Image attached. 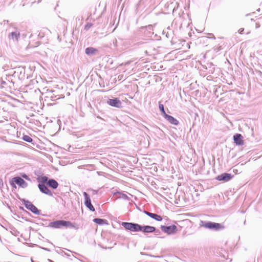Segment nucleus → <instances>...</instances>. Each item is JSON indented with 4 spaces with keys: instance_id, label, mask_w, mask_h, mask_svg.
Returning a JSON list of instances; mask_svg holds the SVG:
<instances>
[{
    "instance_id": "nucleus-1",
    "label": "nucleus",
    "mask_w": 262,
    "mask_h": 262,
    "mask_svg": "<svg viewBox=\"0 0 262 262\" xmlns=\"http://www.w3.org/2000/svg\"><path fill=\"white\" fill-rule=\"evenodd\" d=\"M6 73L5 79L9 82L10 89L14 87L15 80L24 79L25 77V69L21 66L6 71Z\"/></svg>"
},
{
    "instance_id": "nucleus-2",
    "label": "nucleus",
    "mask_w": 262,
    "mask_h": 262,
    "mask_svg": "<svg viewBox=\"0 0 262 262\" xmlns=\"http://www.w3.org/2000/svg\"><path fill=\"white\" fill-rule=\"evenodd\" d=\"M200 226L205 229L215 231H220L225 228V226L221 223L208 221H201Z\"/></svg>"
},
{
    "instance_id": "nucleus-8",
    "label": "nucleus",
    "mask_w": 262,
    "mask_h": 262,
    "mask_svg": "<svg viewBox=\"0 0 262 262\" xmlns=\"http://www.w3.org/2000/svg\"><path fill=\"white\" fill-rule=\"evenodd\" d=\"M234 177V175L228 173V172H224L217 176L215 178V180L219 181H222L223 182H227L231 180Z\"/></svg>"
},
{
    "instance_id": "nucleus-19",
    "label": "nucleus",
    "mask_w": 262,
    "mask_h": 262,
    "mask_svg": "<svg viewBox=\"0 0 262 262\" xmlns=\"http://www.w3.org/2000/svg\"><path fill=\"white\" fill-rule=\"evenodd\" d=\"M8 37L10 39H13L17 41L20 37V33L18 31L12 32L9 34Z\"/></svg>"
},
{
    "instance_id": "nucleus-13",
    "label": "nucleus",
    "mask_w": 262,
    "mask_h": 262,
    "mask_svg": "<svg viewBox=\"0 0 262 262\" xmlns=\"http://www.w3.org/2000/svg\"><path fill=\"white\" fill-rule=\"evenodd\" d=\"M38 187L40 191L42 193L47 194L49 196L53 195L52 191L48 188V187L45 184L38 183Z\"/></svg>"
},
{
    "instance_id": "nucleus-12",
    "label": "nucleus",
    "mask_w": 262,
    "mask_h": 262,
    "mask_svg": "<svg viewBox=\"0 0 262 262\" xmlns=\"http://www.w3.org/2000/svg\"><path fill=\"white\" fill-rule=\"evenodd\" d=\"M234 143L237 146H242L244 145V142L243 137L241 134L236 133L233 135Z\"/></svg>"
},
{
    "instance_id": "nucleus-34",
    "label": "nucleus",
    "mask_w": 262,
    "mask_h": 262,
    "mask_svg": "<svg viewBox=\"0 0 262 262\" xmlns=\"http://www.w3.org/2000/svg\"><path fill=\"white\" fill-rule=\"evenodd\" d=\"M93 26L92 24V23H87L85 26H84V29L85 30H88L90 29V28Z\"/></svg>"
},
{
    "instance_id": "nucleus-22",
    "label": "nucleus",
    "mask_w": 262,
    "mask_h": 262,
    "mask_svg": "<svg viewBox=\"0 0 262 262\" xmlns=\"http://www.w3.org/2000/svg\"><path fill=\"white\" fill-rule=\"evenodd\" d=\"M48 177L46 176H38L37 178V180L39 183L41 184H47L48 181Z\"/></svg>"
},
{
    "instance_id": "nucleus-46",
    "label": "nucleus",
    "mask_w": 262,
    "mask_h": 262,
    "mask_svg": "<svg viewBox=\"0 0 262 262\" xmlns=\"http://www.w3.org/2000/svg\"><path fill=\"white\" fill-rule=\"evenodd\" d=\"M80 17H77L76 18V21H78V20L79 21V20H80Z\"/></svg>"
},
{
    "instance_id": "nucleus-24",
    "label": "nucleus",
    "mask_w": 262,
    "mask_h": 262,
    "mask_svg": "<svg viewBox=\"0 0 262 262\" xmlns=\"http://www.w3.org/2000/svg\"><path fill=\"white\" fill-rule=\"evenodd\" d=\"M159 108L160 111L161 112V115L164 118L167 114H166L164 106L163 104H162L160 102H159Z\"/></svg>"
},
{
    "instance_id": "nucleus-30",
    "label": "nucleus",
    "mask_w": 262,
    "mask_h": 262,
    "mask_svg": "<svg viewBox=\"0 0 262 262\" xmlns=\"http://www.w3.org/2000/svg\"><path fill=\"white\" fill-rule=\"evenodd\" d=\"M20 178L22 179H25L28 181H31V179L29 178V177L25 173H20Z\"/></svg>"
},
{
    "instance_id": "nucleus-41",
    "label": "nucleus",
    "mask_w": 262,
    "mask_h": 262,
    "mask_svg": "<svg viewBox=\"0 0 262 262\" xmlns=\"http://www.w3.org/2000/svg\"><path fill=\"white\" fill-rule=\"evenodd\" d=\"M260 25L259 24V23H256V24H255V28L256 29H258L260 27Z\"/></svg>"
},
{
    "instance_id": "nucleus-5",
    "label": "nucleus",
    "mask_w": 262,
    "mask_h": 262,
    "mask_svg": "<svg viewBox=\"0 0 262 262\" xmlns=\"http://www.w3.org/2000/svg\"><path fill=\"white\" fill-rule=\"evenodd\" d=\"M25 207L36 215L41 214V211L39 210L34 204L30 201L25 199H20Z\"/></svg>"
},
{
    "instance_id": "nucleus-45",
    "label": "nucleus",
    "mask_w": 262,
    "mask_h": 262,
    "mask_svg": "<svg viewBox=\"0 0 262 262\" xmlns=\"http://www.w3.org/2000/svg\"><path fill=\"white\" fill-rule=\"evenodd\" d=\"M63 254H64V255H66V256H67L68 257L70 256V254H68V253H67L64 252Z\"/></svg>"
},
{
    "instance_id": "nucleus-31",
    "label": "nucleus",
    "mask_w": 262,
    "mask_h": 262,
    "mask_svg": "<svg viewBox=\"0 0 262 262\" xmlns=\"http://www.w3.org/2000/svg\"><path fill=\"white\" fill-rule=\"evenodd\" d=\"M140 254L142 255H146V256H148L152 257H160L159 256H155V255H151L150 254H148V253H144L143 252H140Z\"/></svg>"
},
{
    "instance_id": "nucleus-37",
    "label": "nucleus",
    "mask_w": 262,
    "mask_h": 262,
    "mask_svg": "<svg viewBox=\"0 0 262 262\" xmlns=\"http://www.w3.org/2000/svg\"><path fill=\"white\" fill-rule=\"evenodd\" d=\"M56 252L57 253H58V254H60L61 255H62L64 253V252L60 249H59V250H56Z\"/></svg>"
},
{
    "instance_id": "nucleus-48",
    "label": "nucleus",
    "mask_w": 262,
    "mask_h": 262,
    "mask_svg": "<svg viewBox=\"0 0 262 262\" xmlns=\"http://www.w3.org/2000/svg\"><path fill=\"white\" fill-rule=\"evenodd\" d=\"M22 219H25L26 221H29V220H28V219H27L26 218H25V217H22Z\"/></svg>"
},
{
    "instance_id": "nucleus-3",
    "label": "nucleus",
    "mask_w": 262,
    "mask_h": 262,
    "mask_svg": "<svg viewBox=\"0 0 262 262\" xmlns=\"http://www.w3.org/2000/svg\"><path fill=\"white\" fill-rule=\"evenodd\" d=\"M153 31V26L149 25L140 27L138 31V34L145 37L151 38L154 34Z\"/></svg>"
},
{
    "instance_id": "nucleus-17",
    "label": "nucleus",
    "mask_w": 262,
    "mask_h": 262,
    "mask_svg": "<svg viewBox=\"0 0 262 262\" xmlns=\"http://www.w3.org/2000/svg\"><path fill=\"white\" fill-rule=\"evenodd\" d=\"M145 214H146L147 215H148L149 217H151V219L157 221H162L163 220L162 217L155 213L149 212L148 211H144Z\"/></svg>"
},
{
    "instance_id": "nucleus-56",
    "label": "nucleus",
    "mask_w": 262,
    "mask_h": 262,
    "mask_svg": "<svg viewBox=\"0 0 262 262\" xmlns=\"http://www.w3.org/2000/svg\"><path fill=\"white\" fill-rule=\"evenodd\" d=\"M251 21H253V20H254V19H253V18H251Z\"/></svg>"
},
{
    "instance_id": "nucleus-25",
    "label": "nucleus",
    "mask_w": 262,
    "mask_h": 262,
    "mask_svg": "<svg viewBox=\"0 0 262 262\" xmlns=\"http://www.w3.org/2000/svg\"><path fill=\"white\" fill-rule=\"evenodd\" d=\"M21 139L24 141H25L27 142L30 143H32L33 142V139L29 136L27 135L23 134V136Z\"/></svg>"
},
{
    "instance_id": "nucleus-10",
    "label": "nucleus",
    "mask_w": 262,
    "mask_h": 262,
    "mask_svg": "<svg viewBox=\"0 0 262 262\" xmlns=\"http://www.w3.org/2000/svg\"><path fill=\"white\" fill-rule=\"evenodd\" d=\"M64 220H56L53 222H51L48 226L54 229H59L61 227H63Z\"/></svg>"
},
{
    "instance_id": "nucleus-42",
    "label": "nucleus",
    "mask_w": 262,
    "mask_h": 262,
    "mask_svg": "<svg viewBox=\"0 0 262 262\" xmlns=\"http://www.w3.org/2000/svg\"><path fill=\"white\" fill-rule=\"evenodd\" d=\"M27 244L28 245V246L29 247H34L35 245V244H32V243H29V244L27 243Z\"/></svg>"
},
{
    "instance_id": "nucleus-53",
    "label": "nucleus",
    "mask_w": 262,
    "mask_h": 262,
    "mask_svg": "<svg viewBox=\"0 0 262 262\" xmlns=\"http://www.w3.org/2000/svg\"><path fill=\"white\" fill-rule=\"evenodd\" d=\"M212 38H213V39H215V36H214L213 34H212Z\"/></svg>"
},
{
    "instance_id": "nucleus-33",
    "label": "nucleus",
    "mask_w": 262,
    "mask_h": 262,
    "mask_svg": "<svg viewBox=\"0 0 262 262\" xmlns=\"http://www.w3.org/2000/svg\"><path fill=\"white\" fill-rule=\"evenodd\" d=\"M10 184L12 186L13 188L16 189L17 186L16 185V183H15L13 181V178L10 181Z\"/></svg>"
},
{
    "instance_id": "nucleus-11",
    "label": "nucleus",
    "mask_w": 262,
    "mask_h": 262,
    "mask_svg": "<svg viewBox=\"0 0 262 262\" xmlns=\"http://www.w3.org/2000/svg\"><path fill=\"white\" fill-rule=\"evenodd\" d=\"M99 51L97 48L89 47L85 49V54L88 56H93L98 55Z\"/></svg>"
},
{
    "instance_id": "nucleus-26",
    "label": "nucleus",
    "mask_w": 262,
    "mask_h": 262,
    "mask_svg": "<svg viewBox=\"0 0 262 262\" xmlns=\"http://www.w3.org/2000/svg\"><path fill=\"white\" fill-rule=\"evenodd\" d=\"M177 5V3H171L168 6V8L172 10V13H173L174 11H176L177 8H176V5Z\"/></svg>"
},
{
    "instance_id": "nucleus-9",
    "label": "nucleus",
    "mask_w": 262,
    "mask_h": 262,
    "mask_svg": "<svg viewBox=\"0 0 262 262\" xmlns=\"http://www.w3.org/2000/svg\"><path fill=\"white\" fill-rule=\"evenodd\" d=\"M13 181L15 183L23 188H26L28 186V183L19 176H15L13 178Z\"/></svg>"
},
{
    "instance_id": "nucleus-32",
    "label": "nucleus",
    "mask_w": 262,
    "mask_h": 262,
    "mask_svg": "<svg viewBox=\"0 0 262 262\" xmlns=\"http://www.w3.org/2000/svg\"><path fill=\"white\" fill-rule=\"evenodd\" d=\"M223 48L221 46H216V47H214L213 48V50L214 51L217 53L219 52L220 51H221V50H222Z\"/></svg>"
},
{
    "instance_id": "nucleus-47",
    "label": "nucleus",
    "mask_w": 262,
    "mask_h": 262,
    "mask_svg": "<svg viewBox=\"0 0 262 262\" xmlns=\"http://www.w3.org/2000/svg\"><path fill=\"white\" fill-rule=\"evenodd\" d=\"M97 118H99V119H102V120H103L105 121V120H104V119L102 118H101V117H100V116H98V117H97Z\"/></svg>"
},
{
    "instance_id": "nucleus-15",
    "label": "nucleus",
    "mask_w": 262,
    "mask_h": 262,
    "mask_svg": "<svg viewBox=\"0 0 262 262\" xmlns=\"http://www.w3.org/2000/svg\"><path fill=\"white\" fill-rule=\"evenodd\" d=\"M164 118L172 125L178 126L180 124L179 121L171 115L167 114Z\"/></svg>"
},
{
    "instance_id": "nucleus-20",
    "label": "nucleus",
    "mask_w": 262,
    "mask_h": 262,
    "mask_svg": "<svg viewBox=\"0 0 262 262\" xmlns=\"http://www.w3.org/2000/svg\"><path fill=\"white\" fill-rule=\"evenodd\" d=\"M93 222L99 225H108L107 220L100 218H95L93 219Z\"/></svg>"
},
{
    "instance_id": "nucleus-43",
    "label": "nucleus",
    "mask_w": 262,
    "mask_h": 262,
    "mask_svg": "<svg viewBox=\"0 0 262 262\" xmlns=\"http://www.w3.org/2000/svg\"><path fill=\"white\" fill-rule=\"evenodd\" d=\"M3 186V182L2 179H0V187H2Z\"/></svg>"
},
{
    "instance_id": "nucleus-18",
    "label": "nucleus",
    "mask_w": 262,
    "mask_h": 262,
    "mask_svg": "<svg viewBox=\"0 0 262 262\" xmlns=\"http://www.w3.org/2000/svg\"><path fill=\"white\" fill-rule=\"evenodd\" d=\"M47 185L54 189L57 188L59 185L57 181L54 179H49Z\"/></svg>"
},
{
    "instance_id": "nucleus-40",
    "label": "nucleus",
    "mask_w": 262,
    "mask_h": 262,
    "mask_svg": "<svg viewBox=\"0 0 262 262\" xmlns=\"http://www.w3.org/2000/svg\"><path fill=\"white\" fill-rule=\"evenodd\" d=\"M147 43V42H142V41H140V42H137V44H138V45H140L146 44Z\"/></svg>"
},
{
    "instance_id": "nucleus-14",
    "label": "nucleus",
    "mask_w": 262,
    "mask_h": 262,
    "mask_svg": "<svg viewBox=\"0 0 262 262\" xmlns=\"http://www.w3.org/2000/svg\"><path fill=\"white\" fill-rule=\"evenodd\" d=\"M155 230V227L149 225H141V230L140 232H143L144 234L147 233H153Z\"/></svg>"
},
{
    "instance_id": "nucleus-16",
    "label": "nucleus",
    "mask_w": 262,
    "mask_h": 262,
    "mask_svg": "<svg viewBox=\"0 0 262 262\" xmlns=\"http://www.w3.org/2000/svg\"><path fill=\"white\" fill-rule=\"evenodd\" d=\"M63 227H66L67 228L74 229L75 230H78L79 229V225L78 224L75 222H71L69 221L64 220Z\"/></svg>"
},
{
    "instance_id": "nucleus-29",
    "label": "nucleus",
    "mask_w": 262,
    "mask_h": 262,
    "mask_svg": "<svg viewBox=\"0 0 262 262\" xmlns=\"http://www.w3.org/2000/svg\"><path fill=\"white\" fill-rule=\"evenodd\" d=\"M86 208H88L90 211H92V212H94L95 211V209L94 208V207L93 206V205L92 204L91 202L89 203V204H87L86 205H85Z\"/></svg>"
},
{
    "instance_id": "nucleus-49",
    "label": "nucleus",
    "mask_w": 262,
    "mask_h": 262,
    "mask_svg": "<svg viewBox=\"0 0 262 262\" xmlns=\"http://www.w3.org/2000/svg\"><path fill=\"white\" fill-rule=\"evenodd\" d=\"M241 211V212L242 213H245V211H244V210H241V211Z\"/></svg>"
},
{
    "instance_id": "nucleus-21",
    "label": "nucleus",
    "mask_w": 262,
    "mask_h": 262,
    "mask_svg": "<svg viewBox=\"0 0 262 262\" xmlns=\"http://www.w3.org/2000/svg\"><path fill=\"white\" fill-rule=\"evenodd\" d=\"M116 196L119 199H122L124 200H130V198L127 196L125 193L117 191L116 193H114Z\"/></svg>"
},
{
    "instance_id": "nucleus-35",
    "label": "nucleus",
    "mask_w": 262,
    "mask_h": 262,
    "mask_svg": "<svg viewBox=\"0 0 262 262\" xmlns=\"http://www.w3.org/2000/svg\"><path fill=\"white\" fill-rule=\"evenodd\" d=\"M153 232L156 235H159L161 233V231L159 229L156 228L155 227V230L153 231Z\"/></svg>"
},
{
    "instance_id": "nucleus-55",
    "label": "nucleus",
    "mask_w": 262,
    "mask_h": 262,
    "mask_svg": "<svg viewBox=\"0 0 262 262\" xmlns=\"http://www.w3.org/2000/svg\"><path fill=\"white\" fill-rule=\"evenodd\" d=\"M38 36L39 37H40V33L38 35ZM41 37H42V36H40V38H41Z\"/></svg>"
},
{
    "instance_id": "nucleus-54",
    "label": "nucleus",
    "mask_w": 262,
    "mask_h": 262,
    "mask_svg": "<svg viewBox=\"0 0 262 262\" xmlns=\"http://www.w3.org/2000/svg\"><path fill=\"white\" fill-rule=\"evenodd\" d=\"M32 36H33V35L31 34L30 35V37H30V38H31Z\"/></svg>"
},
{
    "instance_id": "nucleus-23",
    "label": "nucleus",
    "mask_w": 262,
    "mask_h": 262,
    "mask_svg": "<svg viewBox=\"0 0 262 262\" xmlns=\"http://www.w3.org/2000/svg\"><path fill=\"white\" fill-rule=\"evenodd\" d=\"M83 195L84 196V204L85 205L91 202V200L90 195L86 192H83Z\"/></svg>"
},
{
    "instance_id": "nucleus-52",
    "label": "nucleus",
    "mask_w": 262,
    "mask_h": 262,
    "mask_svg": "<svg viewBox=\"0 0 262 262\" xmlns=\"http://www.w3.org/2000/svg\"><path fill=\"white\" fill-rule=\"evenodd\" d=\"M257 11L258 12H260V8H258V9H257Z\"/></svg>"
},
{
    "instance_id": "nucleus-6",
    "label": "nucleus",
    "mask_w": 262,
    "mask_h": 262,
    "mask_svg": "<svg viewBox=\"0 0 262 262\" xmlns=\"http://www.w3.org/2000/svg\"><path fill=\"white\" fill-rule=\"evenodd\" d=\"M160 229L163 232L168 235L174 234L178 231V228L175 225L169 226L161 225Z\"/></svg>"
},
{
    "instance_id": "nucleus-44",
    "label": "nucleus",
    "mask_w": 262,
    "mask_h": 262,
    "mask_svg": "<svg viewBox=\"0 0 262 262\" xmlns=\"http://www.w3.org/2000/svg\"><path fill=\"white\" fill-rule=\"evenodd\" d=\"M39 224L42 226L48 227V225H47V224L45 223H39Z\"/></svg>"
},
{
    "instance_id": "nucleus-39",
    "label": "nucleus",
    "mask_w": 262,
    "mask_h": 262,
    "mask_svg": "<svg viewBox=\"0 0 262 262\" xmlns=\"http://www.w3.org/2000/svg\"><path fill=\"white\" fill-rule=\"evenodd\" d=\"M39 248H41L42 249L45 250V251H49L50 252L51 250L49 248H45V247H40V246H38Z\"/></svg>"
},
{
    "instance_id": "nucleus-7",
    "label": "nucleus",
    "mask_w": 262,
    "mask_h": 262,
    "mask_svg": "<svg viewBox=\"0 0 262 262\" xmlns=\"http://www.w3.org/2000/svg\"><path fill=\"white\" fill-rule=\"evenodd\" d=\"M106 103L112 107L118 108H121L122 107V103L119 98H108L106 100Z\"/></svg>"
},
{
    "instance_id": "nucleus-51",
    "label": "nucleus",
    "mask_w": 262,
    "mask_h": 262,
    "mask_svg": "<svg viewBox=\"0 0 262 262\" xmlns=\"http://www.w3.org/2000/svg\"><path fill=\"white\" fill-rule=\"evenodd\" d=\"M48 260L49 261V262H54V261H53V260H51V259H48Z\"/></svg>"
},
{
    "instance_id": "nucleus-57",
    "label": "nucleus",
    "mask_w": 262,
    "mask_h": 262,
    "mask_svg": "<svg viewBox=\"0 0 262 262\" xmlns=\"http://www.w3.org/2000/svg\"><path fill=\"white\" fill-rule=\"evenodd\" d=\"M39 235H40V237H43V236L40 234H39Z\"/></svg>"
},
{
    "instance_id": "nucleus-27",
    "label": "nucleus",
    "mask_w": 262,
    "mask_h": 262,
    "mask_svg": "<svg viewBox=\"0 0 262 262\" xmlns=\"http://www.w3.org/2000/svg\"><path fill=\"white\" fill-rule=\"evenodd\" d=\"M1 84L3 88H5L6 86L9 87V82L5 79V78H2L1 80Z\"/></svg>"
},
{
    "instance_id": "nucleus-38",
    "label": "nucleus",
    "mask_w": 262,
    "mask_h": 262,
    "mask_svg": "<svg viewBox=\"0 0 262 262\" xmlns=\"http://www.w3.org/2000/svg\"><path fill=\"white\" fill-rule=\"evenodd\" d=\"M244 28H240L238 32L239 34H242L244 33Z\"/></svg>"
},
{
    "instance_id": "nucleus-50",
    "label": "nucleus",
    "mask_w": 262,
    "mask_h": 262,
    "mask_svg": "<svg viewBox=\"0 0 262 262\" xmlns=\"http://www.w3.org/2000/svg\"><path fill=\"white\" fill-rule=\"evenodd\" d=\"M252 15V14H250H250H247L246 15V16H248L249 15Z\"/></svg>"
},
{
    "instance_id": "nucleus-58",
    "label": "nucleus",
    "mask_w": 262,
    "mask_h": 262,
    "mask_svg": "<svg viewBox=\"0 0 262 262\" xmlns=\"http://www.w3.org/2000/svg\"><path fill=\"white\" fill-rule=\"evenodd\" d=\"M145 53L147 54V51H145Z\"/></svg>"
},
{
    "instance_id": "nucleus-4",
    "label": "nucleus",
    "mask_w": 262,
    "mask_h": 262,
    "mask_svg": "<svg viewBox=\"0 0 262 262\" xmlns=\"http://www.w3.org/2000/svg\"><path fill=\"white\" fill-rule=\"evenodd\" d=\"M120 225L127 231L138 232L141 230V225L133 222H122Z\"/></svg>"
},
{
    "instance_id": "nucleus-28",
    "label": "nucleus",
    "mask_w": 262,
    "mask_h": 262,
    "mask_svg": "<svg viewBox=\"0 0 262 262\" xmlns=\"http://www.w3.org/2000/svg\"><path fill=\"white\" fill-rule=\"evenodd\" d=\"M11 233L13 235L17 236L19 235V232L14 227H12L11 228Z\"/></svg>"
},
{
    "instance_id": "nucleus-36",
    "label": "nucleus",
    "mask_w": 262,
    "mask_h": 262,
    "mask_svg": "<svg viewBox=\"0 0 262 262\" xmlns=\"http://www.w3.org/2000/svg\"><path fill=\"white\" fill-rule=\"evenodd\" d=\"M19 209H20V210H22V211H23L25 212H26V213H27V214L31 215V214H30V213L28 211H27V210H26L23 206H19Z\"/></svg>"
}]
</instances>
